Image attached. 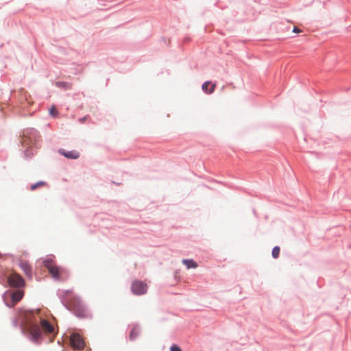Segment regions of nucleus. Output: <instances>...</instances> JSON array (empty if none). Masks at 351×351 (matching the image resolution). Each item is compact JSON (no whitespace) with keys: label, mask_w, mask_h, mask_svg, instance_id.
<instances>
[{"label":"nucleus","mask_w":351,"mask_h":351,"mask_svg":"<svg viewBox=\"0 0 351 351\" xmlns=\"http://www.w3.org/2000/svg\"><path fill=\"white\" fill-rule=\"evenodd\" d=\"M48 311L38 309L34 312L27 313L22 328L24 332L32 341L38 342L41 340L42 330L48 335L53 334L54 327L47 319Z\"/></svg>","instance_id":"f257e3e1"},{"label":"nucleus","mask_w":351,"mask_h":351,"mask_svg":"<svg viewBox=\"0 0 351 351\" xmlns=\"http://www.w3.org/2000/svg\"><path fill=\"white\" fill-rule=\"evenodd\" d=\"M44 265L47 268L51 275L57 280L60 278L61 275H62L64 271L62 268L58 267L55 262L51 258L45 259L44 261Z\"/></svg>","instance_id":"f03ea898"},{"label":"nucleus","mask_w":351,"mask_h":351,"mask_svg":"<svg viewBox=\"0 0 351 351\" xmlns=\"http://www.w3.org/2000/svg\"><path fill=\"white\" fill-rule=\"evenodd\" d=\"M69 305L77 316L84 317L86 315V309L78 299H73Z\"/></svg>","instance_id":"7ed1b4c3"},{"label":"nucleus","mask_w":351,"mask_h":351,"mask_svg":"<svg viewBox=\"0 0 351 351\" xmlns=\"http://www.w3.org/2000/svg\"><path fill=\"white\" fill-rule=\"evenodd\" d=\"M70 343L74 349L84 350L85 348L84 340L78 333H73L71 335Z\"/></svg>","instance_id":"20e7f679"},{"label":"nucleus","mask_w":351,"mask_h":351,"mask_svg":"<svg viewBox=\"0 0 351 351\" xmlns=\"http://www.w3.org/2000/svg\"><path fill=\"white\" fill-rule=\"evenodd\" d=\"M132 291L136 295L145 294L147 291V285L143 281L134 280L131 286Z\"/></svg>","instance_id":"39448f33"},{"label":"nucleus","mask_w":351,"mask_h":351,"mask_svg":"<svg viewBox=\"0 0 351 351\" xmlns=\"http://www.w3.org/2000/svg\"><path fill=\"white\" fill-rule=\"evenodd\" d=\"M8 282L10 286L16 288L23 287L25 282L23 278L17 273L14 272L8 276Z\"/></svg>","instance_id":"423d86ee"},{"label":"nucleus","mask_w":351,"mask_h":351,"mask_svg":"<svg viewBox=\"0 0 351 351\" xmlns=\"http://www.w3.org/2000/svg\"><path fill=\"white\" fill-rule=\"evenodd\" d=\"M59 153L69 159H77L80 157V153L76 150L65 151L60 149Z\"/></svg>","instance_id":"0eeeda50"},{"label":"nucleus","mask_w":351,"mask_h":351,"mask_svg":"<svg viewBox=\"0 0 351 351\" xmlns=\"http://www.w3.org/2000/svg\"><path fill=\"white\" fill-rule=\"evenodd\" d=\"M20 267L28 277L32 278V268L27 262L21 261Z\"/></svg>","instance_id":"6e6552de"},{"label":"nucleus","mask_w":351,"mask_h":351,"mask_svg":"<svg viewBox=\"0 0 351 351\" xmlns=\"http://www.w3.org/2000/svg\"><path fill=\"white\" fill-rule=\"evenodd\" d=\"M141 329L139 326L134 325L132 326L130 333V339L131 340L136 339L140 335Z\"/></svg>","instance_id":"1a4fd4ad"},{"label":"nucleus","mask_w":351,"mask_h":351,"mask_svg":"<svg viewBox=\"0 0 351 351\" xmlns=\"http://www.w3.org/2000/svg\"><path fill=\"white\" fill-rule=\"evenodd\" d=\"M23 291L17 290L12 293V299L14 303L19 302L23 297Z\"/></svg>","instance_id":"9d476101"},{"label":"nucleus","mask_w":351,"mask_h":351,"mask_svg":"<svg viewBox=\"0 0 351 351\" xmlns=\"http://www.w3.org/2000/svg\"><path fill=\"white\" fill-rule=\"evenodd\" d=\"M182 263L188 269L196 268L197 267V264L192 259H184Z\"/></svg>","instance_id":"9b49d317"},{"label":"nucleus","mask_w":351,"mask_h":351,"mask_svg":"<svg viewBox=\"0 0 351 351\" xmlns=\"http://www.w3.org/2000/svg\"><path fill=\"white\" fill-rule=\"evenodd\" d=\"M45 185H46V183L45 182L40 181L36 184H32L31 186L30 189L32 191H34L39 186H45Z\"/></svg>","instance_id":"f8f14e48"},{"label":"nucleus","mask_w":351,"mask_h":351,"mask_svg":"<svg viewBox=\"0 0 351 351\" xmlns=\"http://www.w3.org/2000/svg\"><path fill=\"white\" fill-rule=\"evenodd\" d=\"M280 254V247L278 246H276L272 250V256L274 258H277L279 256Z\"/></svg>","instance_id":"ddd939ff"},{"label":"nucleus","mask_w":351,"mask_h":351,"mask_svg":"<svg viewBox=\"0 0 351 351\" xmlns=\"http://www.w3.org/2000/svg\"><path fill=\"white\" fill-rule=\"evenodd\" d=\"M211 84V82L210 81H207L206 82H204L202 85V90L206 93H208V87L209 85Z\"/></svg>","instance_id":"4468645a"},{"label":"nucleus","mask_w":351,"mask_h":351,"mask_svg":"<svg viewBox=\"0 0 351 351\" xmlns=\"http://www.w3.org/2000/svg\"><path fill=\"white\" fill-rule=\"evenodd\" d=\"M49 113L53 117H57L58 116V110L54 106H52L49 110Z\"/></svg>","instance_id":"2eb2a0df"},{"label":"nucleus","mask_w":351,"mask_h":351,"mask_svg":"<svg viewBox=\"0 0 351 351\" xmlns=\"http://www.w3.org/2000/svg\"><path fill=\"white\" fill-rule=\"evenodd\" d=\"M170 351H181V349L177 345H173L170 348Z\"/></svg>","instance_id":"dca6fc26"},{"label":"nucleus","mask_w":351,"mask_h":351,"mask_svg":"<svg viewBox=\"0 0 351 351\" xmlns=\"http://www.w3.org/2000/svg\"><path fill=\"white\" fill-rule=\"evenodd\" d=\"M216 88V84H211V88L208 91V94H211L215 91V89Z\"/></svg>","instance_id":"f3484780"},{"label":"nucleus","mask_w":351,"mask_h":351,"mask_svg":"<svg viewBox=\"0 0 351 351\" xmlns=\"http://www.w3.org/2000/svg\"><path fill=\"white\" fill-rule=\"evenodd\" d=\"M293 32L295 33H300L301 32V30L298 27H294Z\"/></svg>","instance_id":"a211bd4d"}]
</instances>
